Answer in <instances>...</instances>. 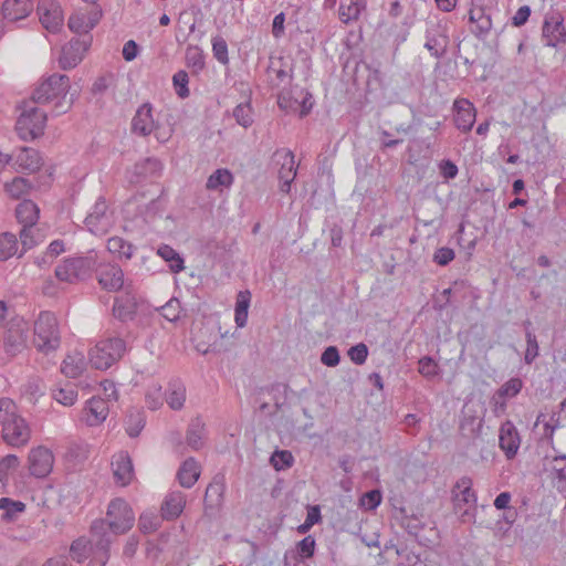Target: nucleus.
<instances>
[{
  "mask_svg": "<svg viewBox=\"0 0 566 566\" xmlns=\"http://www.w3.org/2000/svg\"><path fill=\"white\" fill-rule=\"evenodd\" d=\"M135 514L130 505L123 499L109 502L106 518L93 521L90 533L95 536L99 546L113 543L120 534L127 533L134 525Z\"/></svg>",
  "mask_w": 566,
  "mask_h": 566,
  "instance_id": "nucleus-1",
  "label": "nucleus"
},
{
  "mask_svg": "<svg viewBox=\"0 0 566 566\" xmlns=\"http://www.w3.org/2000/svg\"><path fill=\"white\" fill-rule=\"evenodd\" d=\"M30 438L31 429L18 405L11 398H0V441L12 448H22Z\"/></svg>",
  "mask_w": 566,
  "mask_h": 566,
  "instance_id": "nucleus-2",
  "label": "nucleus"
},
{
  "mask_svg": "<svg viewBox=\"0 0 566 566\" xmlns=\"http://www.w3.org/2000/svg\"><path fill=\"white\" fill-rule=\"evenodd\" d=\"M70 87V77L67 75L54 73L44 78L34 88L32 99L38 104L56 101L53 113L55 116H59L67 113L73 105L74 94H71L69 99L66 98Z\"/></svg>",
  "mask_w": 566,
  "mask_h": 566,
  "instance_id": "nucleus-3",
  "label": "nucleus"
},
{
  "mask_svg": "<svg viewBox=\"0 0 566 566\" xmlns=\"http://www.w3.org/2000/svg\"><path fill=\"white\" fill-rule=\"evenodd\" d=\"M97 265L96 252L88 251L85 255L66 258L55 268L57 280L66 283H77L92 276Z\"/></svg>",
  "mask_w": 566,
  "mask_h": 566,
  "instance_id": "nucleus-4",
  "label": "nucleus"
},
{
  "mask_svg": "<svg viewBox=\"0 0 566 566\" xmlns=\"http://www.w3.org/2000/svg\"><path fill=\"white\" fill-rule=\"evenodd\" d=\"M33 344L35 348L49 355L55 352L61 345L59 323L52 312H41L34 322Z\"/></svg>",
  "mask_w": 566,
  "mask_h": 566,
  "instance_id": "nucleus-5",
  "label": "nucleus"
},
{
  "mask_svg": "<svg viewBox=\"0 0 566 566\" xmlns=\"http://www.w3.org/2000/svg\"><path fill=\"white\" fill-rule=\"evenodd\" d=\"M126 352V343L119 337H108L99 340L90 350V363L92 367L106 370L116 364Z\"/></svg>",
  "mask_w": 566,
  "mask_h": 566,
  "instance_id": "nucleus-6",
  "label": "nucleus"
},
{
  "mask_svg": "<svg viewBox=\"0 0 566 566\" xmlns=\"http://www.w3.org/2000/svg\"><path fill=\"white\" fill-rule=\"evenodd\" d=\"M46 113L36 107L24 109L18 117L15 123V130L18 136L28 142L43 135Z\"/></svg>",
  "mask_w": 566,
  "mask_h": 566,
  "instance_id": "nucleus-7",
  "label": "nucleus"
},
{
  "mask_svg": "<svg viewBox=\"0 0 566 566\" xmlns=\"http://www.w3.org/2000/svg\"><path fill=\"white\" fill-rule=\"evenodd\" d=\"M272 160L279 167V190L282 193L289 195L297 174L294 154L289 149H279L273 154Z\"/></svg>",
  "mask_w": 566,
  "mask_h": 566,
  "instance_id": "nucleus-8",
  "label": "nucleus"
},
{
  "mask_svg": "<svg viewBox=\"0 0 566 566\" xmlns=\"http://www.w3.org/2000/svg\"><path fill=\"white\" fill-rule=\"evenodd\" d=\"M29 326L20 317L11 319L3 335V349L11 357L22 353L27 347Z\"/></svg>",
  "mask_w": 566,
  "mask_h": 566,
  "instance_id": "nucleus-9",
  "label": "nucleus"
},
{
  "mask_svg": "<svg viewBox=\"0 0 566 566\" xmlns=\"http://www.w3.org/2000/svg\"><path fill=\"white\" fill-rule=\"evenodd\" d=\"M472 479L469 476H462L459 479L453 488V502L457 511L462 510V506H468L464 509L461 514V518L463 522L467 521V517L471 518L474 516L473 512L476 506V494L472 490Z\"/></svg>",
  "mask_w": 566,
  "mask_h": 566,
  "instance_id": "nucleus-10",
  "label": "nucleus"
},
{
  "mask_svg": "<svg viewBox=\"0 0 566 566\" xmlns=\"http://www.w3.org/2000/svg\"><path fill=\"white\" fill-rule=\"evenodd\" d=\"M92 42L91 36L74 38L62 48L59 65L62 70H71L75 67L84 56Z\"/></svg>",
  "mask_w": 566,
  "mask_h": 566,
  "instance_id": "nucleus-11",
  "label": "nucleus"
},
{
  "mask_svg": "<svg viewBox=\"0 0 566 566\" xmlns=\"http://www.w3.org/2000/svg\"><path fill=\"white\" fill-rule=\"evenodd\" d=\"M39 20L43 28L55 33L63 25V11L60 3L55 0H40L36 7Z\"/></svg>",
  "mask_w": 566,
  "mask_h": 566,
  "instance_id": "nucleus-12",
  "label": "nucleus"
},
{
  "mask_svg": "<svg viewBox=\"0 0 566 566\" xmlns=\"http://www.w3.org/2000/svg\"><path fill=\"white\" fill-rule=\"evenodd\" d=\"M94 271L102 289L116 292L124 286V272L117 263L97 264Z\"/></svg>",
  "mask_w": 566,
  "mask_h": 566,
  "instance_id": "nucleus-13",
  "label": "nucleus"
},
{
  "mask_svg": "<svg viewBox=\"0 0 566 566\" xmlns=\"http://www.w3.org/2000/svg\"><path fill=\"white\" fill-rule=\"evenodd\" d=\"M224 489V475L221 473L216 474L208 484L205 493L203 503L206 516L210 518L216 516L223 502Z\"/></svg>",
  "mask_w": 566,
  "mask_h": 566,
  "instance_id": "nucleus-14",
  "label": "nucleus"
},
{
  "mask_svg": "<svg viewBox=\"0 0 566 566\" xmlns=\"http://www.w3.org/2000/svg\"><path fill=\"white\" fill-rule=\"evenodd\" d=\"M424 38V48L432 56L440 59L447 53L449 36L442 25L439 23H430L426 29Z\"/></svg>",
  "mask_w": 566,
  "mask_h": 566,
  "instance_id": "nucleus-15",
  "label": "nucleus"
},
{
  "mask_svg": "<svg viewBox=\"0 0 566 566\" xmlns=\"http://www.w3.org/2000/svg\"><path fill=\"white\" fill-rule=\"evenodd\" d=\"M53 463V453L45 447H38L29 453V470L35 478H45L52 471Z\"/></svg>",
  "mask_w": 566,
  "mask_h": 566,
  "instance_id": "nucleus-16",
  "label": "nucleus"
},
{
  "mask_svg": "<svg viewBox=\"0 0 566 566\" xmlns=\"http://www.w3.org/2000/svg\"><path fill=\"white\" fill-rule=\"evenodd\" d=\"M102 18L101 10H91L90 12H75L69 18V28L72 32L82 35V38L90 36L88 32L98 23Z\"/></svg>",
  "mask_w": 566,
  "mask_h": 566,
  "instance_id": "nucleus-17",
  "label": "nucleus"
},
{
  "mask_svg": "<svg viewBox=\"0 0 566 566\" xmlns=\"http://www.w3.org/2000/svg\"><path fill=\"white\" fill-rule=\"evenodd\" d=\"M543 36L546 40V44L553 48L566 41V31L559 13L546 15L543 25Z\"/></svg>",
  "mask_w": 566,
  "mask_h": 566,
  "instance_id": "nucleus-18",
  "label": "nucleus"
},
{
  "mask_svg": "<svg viewBox=\"0 0 566 566\" xmlns=\"http://www.w3.org/2000/svg\"><path fill=\"white\" fill-rule=\"evenodd\" d=\"M156 128V122L153 117V106L150 103L142 104L132 119V132L136 135L146 137Z\"/></svg>",
  "mask_w": 566,
  "mask_h": 566,
  "instance_id": "nucleus-19",
  "label": "nucleus"
},
{
  "mask_svg": "<svg viewBox=\"0 0 566 566\" xmlns=\"http://www.w3.org/2000/svg\"><path fill=\"white\" fill-rule=\"evenodd\" d=\"M499 444L507 459H513L521 444L518 432L512 421H505L500 428Z\"/></svg>",
  "mask_w": 566,
  "mask_h": 566,
  "instance_id": "nucleus-20",
  "label": "nucleus"
},
{
  "mask_svg": "<svg viewBox=\"0 0 566 566\" xmlns=\"http://www.w3.org/2000/svg\"><path fill=\"white\" fill-rule=\"evenodd\" d=\"M454 108V124L458 129L468 133L472 129L475 122L476 111L473 104L465 99H457L453 104Z\"/></svg>",
  "mask_w": 566,
  "mask_h": 566,
  "instance_id": "nucleus-21",
  "label": "nucleus"
},
{
  "mask_svg": "<svg viewBox=\"0 0 566 566\" xmlns=\"http://www.w3.org/2000/svg\"><path fill=\"white\" fill-rule=\"evenodd\" d=\"M112 468L117 483L123 486L130 483L134 478V467L128 452L120 451L116 453L112 460Z\"/></svg>",
  "mask_w": 566,
  "mask_h": 566,
  "instance_id": "nucleus-22",
  "label": "nucleus"
},
{
  "mask_svg": "<svg viewBox=\"0 0 566 566\" xmlns=\"http://www.w3.org/2000/svg\"><path fill=\"white\" fill-rule=\"evenodd\" d=\"M33 10L31 0H6L2 3L0 14L8 22H15L27 18Z\"/></svg>",
  "mask_w": 566,
  "mask_h": 566,
  "instance_id": "nucleus-23",
  "label": "nucleus"
},
{
  "mask_svg": "<svg viewBox=\"0 0 566 566\" xmlns=\"http://www.w3.org/2000/svg\"><path fill=\"white\" fill-rule=\"evenodd\" d=\"M291 65L282 56H271L266 69L269 82L272 86H280L291 78Z\"/></svg>",
  "mask_w": 566,
  "mask_h": 566,
  "instance_id": "nucleus-24",
  "label": "nucleus"
},
{
  "mask_svg": "<svg viewBox=\"0 0 566 566\" xmlns=\"http://www.w3.org/2000/svg\"><path fill=\"white\" fill-rule=\"evenodd\" d=\"M315 546L316 542L312 535L304 537L296 544L295 549L285 552V566L290 565V559L294 560V566H301L302 564H305L303 560L314 555Z\"/></svg>",
  "mask_w": 566,
  "mask_h": 566,
  "instance_id": "nucleus-25",
  "label": "nucleus"
},
{
  "mask_svg": "<svg viewBox=\"0 0 566 566\" xmlns=\"http://www.w3.org/2000/svg\"><path fill=\"white\" fill-rule=\"evenodd\" d=\"M185 505L186 496L182 492H169L161 504L160 514L166 521H174L182 513Z\"/></svg>",
  "mask_w": 566,
  "mask_h": 566,
  "instance_id": "nucleus-26",
  "label": "nucleus"
},
{
  "mask_svg": "<svg viewBox=\"0 0 566 566\" xmlns=\"http://www.w3.org/2000/svg\"><path fill=\"white\" fill-rule=\"evenodd\" d=\"M84 415L85 422L88 426H98L108 415V405L103 398L93 397L86 401Z\"/></svg>",
  "mask_w": 566,
  "mask_h": 566,
  "instance_id": "nucleus-27",
  "label": "nucleus"
},
{
  "mask_svg": "<svg viewBox=\"0 0 566 566\" xmlns=\"http://www.w3.org/2000/svg\"><path fill=\"white\" fill-rule=\"evenodd\" d=\"M137 312V300L135 295L126 292L124 295L115 298L113 314L120 322L134 319Z\"/></svg>",
  "mask_w": 566,
  "mask_h": 566,
  "instance_id": "nucleus-28",
  "label": "nucleus"
},
{
  "mask_svg": "<svg viewBox=\"0 0 566 566\" xmlns=\"http://www.w3.org/2000/svg\"><path fill=\"white\" fill-rule=\"evenodd\" d=\"M164 169L163 163L155 157L145 158L134 166V174L137 177V182L142 179H155L161 176Z\"/></svg>",
  "mask_w": 566,
  "mask_h": 566,
  "instance_id": "nucleus-29",
  "label": "nucleus"
},
{
  "mask_svg": "<svg viewBox=\"0 0 566 566\" xmlns=\"http://www.w3.org/2000/svg\"><path fill=\"white\" fill-rule=\"evenodd\" d=\"M14 165L22 171L34 172L42 165L41 156L36 149L23 147L15 155Z\"/></svg>",
  "mask_w": 566,
  "mask_h": 566,
  "instance_id": "nucleus-30",
  "label": "nucleus"
},
{
  "mask_svg": "<svg viewBox=\"0 0 566 566\" xmlns=\"http://www.w3.org/2000/svg\"><path fill=\"white\" fill-rule=\"evenodd\" d=\"M200 470L193 458L185 460L177 472V479L182 488L190 489L199 479Z\"/></svg>",
  "mask_w": 566,
  "mask_h": 566,
  "instance_id": "nucleus-31",
  "label": "nucleus"
},
{
  "mask_svg": "<svg viewBox=\"0 0 566 566\" xmlns=\"http://www.w3.org/2000/svg\"><path fill=\"white\" fill-rule=\"evenodd\" d=\"M107 250L120 261H128L133 258L136 247L120 237H112L107 240Z\"/></svg>",
  "mask_w": 566,
  "mask_h": 566,
  "instance_id": "nucleus-32",
  "label": "nucleus"
},
{
  "mask_svg": "<svg viewBox=\"0 0 566 566\" xmlns=\"http://www.w3.org/2000/svg\"><path fill=\"white\" fill-rule=\"evenodd\" d=\"M40 210L31 200H23L15 208V217L22 227L35 226L39 219Z\"/></svg>",
  "mask_w": 566,
  "mask_h": 566,
  "instance_id": "nucleus-33",
  "label": "nucleus"
},
{
  "mask_svg": "<svg viewBox=\"0 0 566 566\" xmlns=\"http://www.w3.org/2000/svg\"><path fill=\"white\" fill-rule=\"evenodd\" d=\"M166 401L172 410H180L186 401V387L180 380L168 384Z\"/></svg>",
  "mask_w": 566,
  "mask_h": 566,
  "instance_id": "nucleus-34",
  "label": "nucleus"
},
{
  "mask_svg": "<svg viewBox=\"0 0 566 566\" xmlns=\"http://www.w3.org/2000/svg\"><path fill=\"white\" fill-rule=\"evenodd\" d=\"M469 20L475 24V29L472 32L479 38L485 36L492 28L490 15L482 8L471 9Z\"/></svg>",
  "mask_w": 566,
  "mask_h": 566,
  "instance_id": "nucleus-35",
  "label": "nucleus"
},
{
  "mask_svg": "<svg viewBox=\"0 0 566 566\" xmlns=\"http://www.w3.org/2000/svg\"><path fill=\"white\" fill-rule=\"evenodd\" d=\"M146 424L145 412L139 409H130L125 418V430L130 438L140 434Z\"/></svg>",
  "mask_w": 566,
  "mask_h": 566,
  "instance_id": "nucleus-36",
  "label": "nucleus"
},
{
  "mask_svg": "<svg viewBox=\"0 0 566 566\" xmlns=\"http://www.w3.org/2000/svg\"><path fill=\"white\" fill-rule=\"evenodd\" d=\"M157 254L168 263L172 273H179L185 269L182 256L170 245L161 244L157 249Z\"/></svg>",
  "mask_w": 566,
  "mask_h": 566,
  "instance_id": "nucleus-37",
  "label": "nucleus"
},
{
  "mask_svg": "<svg viewBox=\"0 0 566 566\" xmlns=\"http://www.w3.org/2000/svg\"><path fill=\"white\" fill-rule=\"evenodd\" d=\"M366 8L365 0H349L348 3H340L339 6V19L344 23H349L359 18L363 10Z\"/></svg>",
  "mask_w": 566,
  "mask_h": 566,
  "instance_id": "nucleus-38",
  "label": "nucleus"
},
{
  "mask_svg": "<svg viewBox=\"0 0 566 566\" xmlns=\"http://www.w3.org/2000/svg\"><path fill=\"white\" fill-rule=\"evenodd\" d=\"M27 505L21 501H15L10 497L0 499V510L3 511L2 520L6 522L15 521L18 515L23 513Z\"/></svg>",
  "mask_w": 566,
  "mask_h": 566,
  "instance_id": "nucleus-39",
  "label": "nucleus"
},
{
  "mask_svg": "<svg viewBox=\"0 0 566 566\" xmlns=\"http://www.w3.org/2000/svg\"><path fill=\"white\" fill-rule=\"evenodd\" d=\"M164 520L161 514L159 515L155 511H146L138 518V528L143 534L155 533L161 526Z\"/></svg>",
  "mask_w": 566,
  "mask_h": 566,
  "instance_id": "nucleus-40",
  "label": "nucleus"
},
{
  "mask_svg": "<svg viewBox=\"0 0 566 566\" xmlns=\"http://www.w3.org/2000/svg\"><path fill=\"white\" fill-rule=\"evenodd\" d=\"M234 321L237 327L231 334V337H237V331L240 327L245 326L248 322V290L240 291L235 304Z\"/></svg>",
  "mask_w": 566,
  "mask_h": 566,
  "instance_id": "nucleus-41",
  "label": "nucleus"
},
{
  "mask_svg": "<svg viewBox=\"0 0 566 566\" xmlns=\"http://www.w3.org/2000/svg\"><path fill=\"white\" fill-rule=\"evenodd\" d=\"M205 424L200 421V419L191 420L188 429H187V444L193 449L199 450L202 448V437H203Z\"/></svg>",
  "mask_w": 566,
  "mask_h": 566,
  "instance_id": "nucleus-42",
  "label": "nucleus"
},
{
  "mask_svg": "<svg viewBox=\"0 0 566 566\" xmlns=\"http://www.w3.org/2000/svg\"><path fill=\"white\" fill-rule=\"evenodd\" d=\"M109 546L111 543H106L103 546L96 544L95 536L90 537V549L92 551L93 557L87 566H105L109 559Z\"/></svg>",
  "mask_w": 566,
  "mask_h": 566,
  "instance_id": "nucleus-43",
  "label": "nucleus"
},
{
  "mask_svg": "<svg viewBox=\"0 0 566 566\" xmlns=\"http://www.w3.org/2000/svg\"><path fill=\"white\" fill-rule=\"evenodd\" d=\"M84 370V358L81 355H69L63 360L61 371L70 378L78 377Z\"/></svg>",
  "mask_w": 566,
  "mask_h": 566,
  "instance_id": "nucleus-44",
  "label": "nucleus"
},
{
  "mask_svg": "<svg viewBox=\"0 0 566 566\" xmlns=\"http://www.w3.org/2000/svg\"><path fill=\"white\" fill-rule=\"evenodd\" d=\"M233 181V176L230 170L226 168L217 169L209 176L206 187L209 190H216L221 187H229Z\"/></svg>",
  "mask_w": 566,
  "mask_h": 566,
  "instance_id": "nucleus-45",
  "label": "nucleus"
},
{
  "mask_svg": "<svg viewBox=\"0 0 566 566\" xmlns=\"http://www.w3.org/2000/svg\"><path fill=\"white\" fill-rule=\"evenodd\" d=\"M18 240L10 232L0 235V261H6L17 253Z\"/></svg>",
  "mask_w": 566,
  "mask_h": 566,
  "instance_id": "nucleus-46",
  "label": "nucleus"
},
{
  "mask_svg": "<svg viewBox=\"0 0 566 566\" xmlns=\"http://www.w3.org/2000/svg\"><path fill=\"white\" fill-rule=\"evenodd\" d=\"M270 463L276 471H283L294 464V457L289 450H275L270 458Z\"/></svg>",
  "mask_w": 566,
  "mask_h": 566,
  "instance_id": "nucleus-47",
  "label": "nucleus"
},
{
  "mask_svg": "<svg viewBox=\"0 0 566 566\" xmlns=\"http://www.w3.org/2000/svg\"><path fill=\"white\" fill-rule=\"evenodd\" d=\"M107 205L104 198H98L92 208V211L85 219L88 227L97 226L103 219H106Z\"/></svg>",
  "mask_w": 566,
  "mask_h": 566,
  "instance_id": "nucleus-48",
  "label": "nucleus"
},
{
  "mask_svg": "<svg viewBox=\"0 0 566 566\" xmlns=\"http://www.w3.org/2000/svg\"><path fill=\"white\" fill-rule=\"evenodd\" d=\"M186 63L193 73H199L205 67V59L198 46H189L186 51Z\"/></svg>",
  "mask_w": 566,
  "mask_h": 566,
  "instance_id": "nucleus-49",
  "label": "nucleus"
},
{
  "mask_svg": "<svg viewBox=\"0 0 566 566\" xmlns=\"http://www.w3.org/2000/svg\"><path fill=\"white\" fill-rule=\"evenodd\" d=\"M20 465V459L15 454H7L0 459V482L7 481L10 473Z\"/></svg>",
  "mask_w": 566,
  "mask_h": 566,
  "instance_id": "nucleus-50",
  "label": "nucleus"
},
{
  "mask_svg": "<svg viewBox=\"0 0 566 566\" xmlns=\"http://www.w3.org/2000/svg\"><path fill=\"white\" fill-rule=\"evenodd\" d=\"M31 184L23 177H15L11 182L6 184V190L13 198H20L31 189Z\"/></svg>",
  "mask_w": 566,
  "mask_h": 566,
  "instance_id": "nucleus-51",
  "label": "nucleus"
},
{
  "mask_svg": "<svg viewBox=\"0 0 566 566\" xmlns=\"http://www.w3.org/2000/svg\"><path fill=\"white\" fill-rule=\"evenodd\" d=\"M189 76L188 73L184 70L176 72L172 76V84L176 91V94L180 98H187L190 95L189 88Z\"/></svg>",
  "mask_w": 566,
  "mask_h": 566,
  "instance_id": "nucleus-52",
  "label": "nucleus"
},
{
  "mask_svg": "<svg viewBox=\"0 0 566 566\" xmlns=\"http://www.w3.org/2000/svg\"><path fill=\"white\" fill-rule=\"evenodd\" d=\"M52 397L63 406H72L77 399V391L73 387L57 388L52 391Z\"/></svg>",
  "mask_w": 566,
  "mask_h": 566,
  "instance_id": "nucleus-53",
  "label": "nucleus"
},
{
  "mask_svg": "<svg viewBox=\"0 0 566 566\" xmlns=\"http://www.w3.org/2000/svg\"><path fill=\"white\" fill-rule=\"evenodd\" d=\"M277 104L281 109L286 112H297L300 109V99L293 95L292 91H283L277 96Z\"/></svg>",
  "mask_w": 566,
  "mask_h": 566,
  "instance_id": "nucleus-54",
  "label": "nucleus"
},
{
  "mask_svg": "<svg viewBox=\"0 0 566 566\" xmlns=\"http://www.w3.org/2000/svg\"><path fill=\"white\" fill-rule=\"evenodd\" d=\"M279 388H276L277 390ZM260 401L261 411H270L281 402V399L275 395V388L273 390L260 391V397L256 399Z\"/></svg>",
  "mask_w": 566,
  "mask_h": 566,
  "instance_id": "nucleus-55",
  "label": "nucleus"
},
{
  "mask_svg": "<svg viewBox=\"0 0 566 566\" xmlns=\"http://www.w3.org/2000/svg\"><path fill=\"white\" fill-rule=\"evenodd\" d=\"M181 305L179 300L170 298L164 306L160 308V313L164 318L169 322H176L180 317Z\"/></svg>",
  "mask_w": 566,
  "mask_h": 566,
  "instance_id": "nucleus-56",
  "label": "nucleus"
},
{
  "mask_svg": "<svg viewBox=\"0 0 566 566\" xmlns=\"http://www.w3.org/2000/svg\"><path fill=\"white\" fill-rule=\"evenodd\" d=\"M522 387L523 381L520 378H511L501 386L497 394L503 398H513L520 394Z\"/></svg>",
  "mask_w": 566,
  "mask_h": 566,
  "instance_id": "nucleus-57",
  "label": "nucleus"
},
{
  "mask_svg": "<svg viewBox=\"0 0 566 566\" xmlns=\"http://www.w3.org/2000/svg\"><path fill=\"white\" fill-rule=\"evenodd\" d=\"M525 336H526L527 347H526L524 360L526 364H532L534 361V359L538 356V349H539L538 343H537L536 336L534 335L533 332L526 331Z\"/></svg>",
  "mask_w": 566,
  "mask_h": 566,
  "instance_id": "nucleus-58",
  "label": "nucleus"
},
{
  "mask_svg": "<svg viewBox=\"0 0 566 566\" xmlns=\"http://www.w3.org/2000/svg\"><path fill=\"white\" fill-rule=\"evenodd\" d=\"M90 545V541H84L82 538L75 539L70 547L71 555L73 559L78 563L83 562L87 557V546Z\"/></svg>",
  "mask_w": 566,
  "mask_h": 566,
  "instance_id": "nucleus-59",
  "label": "nucleus"
},
{
  "mask_svg": "<svg viewBox=\"0 0 566 566\" xmlns=\"http://www.w3.org/2000/svg\"><path fill=\"white\" fill-rule=\"evenodd\" d=\"M348 357L356 365H361L366 361L368 356V348L364 343H359L355 346H352L348 349Z\"/></svg>",
  "mask_w": 566,
  "mask_h": 566,
  "instance_id": "nucleus-60",
  "label": "nucleus"
},
{
  "mask_svg": "<svg viewBox=\"0 0 566 566\" xmlns=\"http://www.w3.org/2000/svg\"><path fill=\"white\" fill-rule=\"evenodd\" d=\"M419 373L426 378H432L438 375V364L431 357H422L419 363Z\"/></svg>",
  "mask_w": 566,
  "mask_h": 566,
  "instance_id": "nucleus-61",
  "label": "nucleus"
},
{
  "mask_svg": "<svg viewBox=\"0 0 566 566\" xmlns=\"http://www.w3.org/2000/svg\"><path fill=\"white\" fill-rule=\"evenodd\" d=\"M214 57L222 64L228 63V45L222 38H214L212 41Z\"/></svg>",
  "mask_w": 566,
  "mask_h": 566,
  "instance_id": "nucleus-62",
  "label": "nucleus"
},
{
  "mask_svg": "<svg viewBox=\"0 0 566 566\" xmlns=\"http://www.w3.org/2000/svg\"><path fill=\"white\" fill-rule=\"evenodd\" d=\"M339 360H340L339 353H338L337 347H335V346L327 347L321 356L322 364H324L325 366H328V367L337 366L339 364Z\"/></svg>",
  "mask_w": 566,
  "mask_h": 566,
  "instance_id": "nucleus-63",
  "label": "nucleus"
},
{
  "mask_svg": "<svg viewBox=\"0 0 566 566\" xmlns=\"http://www.w3.org/2000/svg\"><path fill=\"white\" fill-rule=\"evenodd\" d=\"M454 256L455 254L452 249L442 247L434 252L433 261L441 266H446L454 259Z\"/></svg>",
  "mask_w": 566,
  "mask_h": 566,
  "instance_id": "nucleus-64",
  "label": "nucleus"
}]
</instances>
